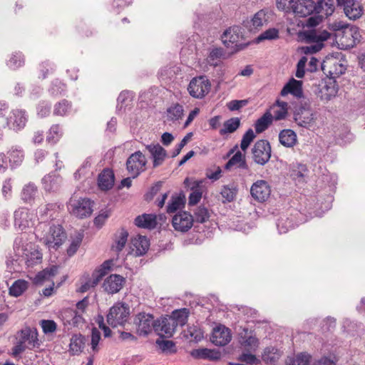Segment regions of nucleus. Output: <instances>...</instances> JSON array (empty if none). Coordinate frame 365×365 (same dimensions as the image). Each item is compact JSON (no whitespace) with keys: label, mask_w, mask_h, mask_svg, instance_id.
<instances>
[{"label":"nucleus","mask_w":365,"mask_h":365,"mask_svg":"<svg viewBox=\"0 0 365 365\" xmlns=\"http://www.w3.org/2000/svg\"><path fill=\"white\" fill-rule=\"evenodd\" d=\"M304 38L309 46L301 47L302 53L304 54H313L319 51L324 47V41L329 38L331 34L327 30H309L304 33Z\"/></svg>","instance_id":"nucleus-1"},{"label":"nucleus","mask_w":365,"mask_h":365,"mask_svg":"<svg viewBox=\"0 0 365 365\" xmlns=\"http://www.w3.org/2000/svg\"><path fill=\"white\" fill-rule=\"evenodd\" d=\"M111 261L107 260L104 262L98 269H96L92 275L89 274H84L80 279V287L77 291L81 293H84L90 290L91 288L95 287L102 278L107 274L110 268Z\"/></svg>","instance_id":"nucleus-2"},{"label":"nucleus","mask_w":365,"mask_h":365,"mask_svg":"<svg viewBox=\"0 0 365 365\" xmlns=\"http://www.w3.org/2000/svg\"><path fill=\"white\" fill-rule=\"evenodd\" d=\"M130 315V308L125 303H116L110 308L107 322L113 327L123 325Z\"/></svg>","instance_id":"nucleus-3"},{"label":"nucleus","mask_w":365,"mask_h":365,"mask_svg":"<svg viewBox=\"0 0 365 365\" xmlns=\"http://www.w3.org/2000/svg\"><path fill=\"white\" fill-rule=\"evenodd\" d=\"M68 207L72 215L81 219L89 217L93 212V202L86 197H71Z\"/></svg>","instance_id":"nucleus-4"},{"label":"nucleus","mask_w":365,"mask_h":365,"mask_svg":"<svg viewBox=\"0 0 365 365\" xmlns=\"http://www.w3.org/2000/svg\"><path fill=\"white\" fill-rule=\"evenodd\" d=\"M28 121V115L24 110L13 109L9 115L4 120L2 128H8L15 132L24 128Z\"/></svg>","instance_id":"nucleus-5"},{"label":"nucleus","mask_w":365,"mask_h":365,"mask_svg":"<svg viewBox=\"0 0 365 365\" xmlns=\"http://www.w3.org/2000/svg\"><path fill=\"white\" fill-rule=\"evenodd\" d=\"M324 0H318L315 3L313 0H299L294 7L293 13L299 17H306L312 14L322 12Z\"/></svg>","instance_id":"nucleus-6"},{"label":"nucleus","mask_w":365,"mask_h":365,"mask_svg":"<svg viewBox=\"0 0 365 365\" xmlns=\"http://www.w3.org/2000/svg\"><path fill=\"white\" fill-rule=\"evenodd\" d=\"M147 160L140 151L132 153L126 161V169L133 178H137L145 170Z\"/></svg>","instance_id":"nucleus-7"},{"label":"nucleus","mask_w":365,"mask_h":365,"mask_svg":"<svg viewBox=\"0 0 365 365\" xmlns=\"http://www.w3.org/2000/svg\"><path fill=\"white\" fill-rule=\"evenodd\" d=\"M136 332L140 336H148L152 330L155 331V321L151 314L140 312L134 318Z\"/></svg>","instance_id":"nucleus-8"},{"label":"nucleus","mask_w":365,"mask_h":365,"mask_svg":"<svg viewBox=\"0 0 365 365\" xmlns=\"http://www.w3.org/2000/svg\"><path fill=\"white\" fill-rule=\"evenodd\" d=\"M211 84L205 76L193 78L188 86L187 91L190 95L195 98H202L210 90Z\"/></svg>","instance_id":"nucleus-9"},{"label":"nucleus","mask_w":365,"mask_h":365,"mask_svg":"<svg viewBox=\"0 0 365 365\" xmlns=\"http://www.w3.org/2000/svg\"><path fill=\"white\" fill-rule=\"evenodd\" d=\"M271 146L267 140H257L252 149L253 160L255 163L264 165L271 158Z\"/></svg>","instance_id":"nucleus-10"},{"label":"nucleus","mask_w":365,"mask_h":365,"mask_svg":"<svg viewBox=\"0 0 365 365\" xmlns=\"http://www.w3.org/2000/svg\"><path fill=\"white\" fill-rule=\"evenodd\" d=\"M333 27L335 31L344 29L341 41V43L346 47L352 48L360 41L361 35L359 28L356 26L348 28L345 24L341 22L338 24H335Z\"/></svg>","instance_id":"nucleus-11"},{"label":"nucleus","mask_w":365,"mask_h":365,"mask_svg":"<svg viewBox=\"0 0 365 365\" xmlns=\"http://www.w3.org/2000/svg\"><path fill=\"white\" fill-rule=\"evenodd\" d=\"M24 240L21 237H17L14 241L13 250L10 251L6 257V268L10 271H16V265L19 264L21 257L23 256Z\"/></svg>","instance_id":"nucleus-12"},{"label":"nucleus","mask_w":365,"mask_h":365,"mask_svg":"<svg viewBox=\"0 0 365 365\" xmlns=\"http://www.w3.org/2000/svg\"><path fill=\"white\" fill-rule=\"evenodd\" d=\"M337 4L343 7L344 12L349 19H359L364 14L361 3L357 0H337Z\"/></svg>","instance_id":"nucleus-13"},{"label":"nucleus","mask_w":365,"mask_h":365,"mask_svg":"<svg viewBox=\"0 0 365 365\" xmlns=\"http://www.w3.org/2000/svg\"><path fill=\"white\" fill-rule=\"evenodd\" d=\"M14 227L24 230L34 225V214L26 207H19L14 212Z\"/></svg>","instance_id":"nucleus-14"},{"label":"nucleus","mask_w":365,"mask_h":365,"mask_svg":"<svg viewBox=\"0 0 365 365\" xmlns=\"http://www.w3.org/2000/svg\"><path fill=\"white\" fill-rule=\"evenodd\" d=\"M66 237L62 226L53 225L50 227L48 233L44 237V242L48 248L57 249L62 245Z\"/></svg>","instance_id":"nucleus-15"},{"label":"nucleus","mask_w":365,"mask_h":365,"mask_svg":"<svg viewBox=\"0 0 365 365\" xmlns=\"http://www.w3.org/2000/svg\"><path fill=\"white\" fill-rule=\"evenodd\" d=\"M250 194L255 200L263 202L269 197L271 188L267 181L259 180L254 182L251 186Z\"/></svg>","instance_id":"nucleus-16"},{"label":"nucleus","mask_w":365,"mask_h":365,"mask_svg":"<svg viewBox=\"0 0 365 365\" xmlns=\"http://www.w3.org/2000/svg\"><path fill=\"white\" fill-rule=\"evenodd\" d=\"M173 320L168 315L156 320L155 326L156 334L161 337L170 338L173 336L176 329Z\"/></svg>","instance_id":"nucleus-17"},{"label":"nucleus","mask_w":365,"mask_h":365,"mask_svg":"<svg viewBox=\"0 0 365 365\" xmlns=\"http://www.w3.org/2000/svg\"><path fill=\"white\" fill-rule=\"evenodd\" d=\"M193 222L192 215L185 211L178 212L172 220L174 229L182 232L188 231L192 227Z\"/></svg>","instance_id":"nucleus-18"},{"label":"nucleus","mask_w":365,"mask_h":365,"mask_svg":"<svg viewBox=\"0 0 365 365\" xmlns=\"http://www.w3.org/2000/svg\"><path fill=\"white\" fill-rule=\"evenodd\" d=\"M294 119L298 125L309 128L314 125L315 117L311 109L300 106L295 110Z\"/></svg>","instance_id":"nucleus-19"},{"label":"nucleus","mask_w":365,"mask_h":365,"mask_svg":"<svg viewBox=\"0 0 365 365\" xmlns=\"http://www.w3.org/2000/svg\"><path fill=\"white\" fill-rule=\"evenodd\" d=\"M62 181L63 179L59 174L51 172L42 178L41 183L46 192H56L60 190Z\"/></svg>","instance_id":"nucleus-20"},{"label":"nucleus","mask_w":365,"mask_h":365,"mask_svg":"<svg viewBox=\"0 0 365 365\" xmlns=\"http://www.w3.org/2000/svg\"><path fill=\"white\" fill-rule=\"evenodd\" d=\"M319 90L322 100L329 101L337 94L339 86L336 81L332 78H327L322 81Z\"/></svg>","instance_id":"nucleus-21"},{"label":"nucleus","mask_w":365,"mask_h":365,"mask_svg":"<svg viewBox=\"0 0 365 365\" xmlns=\"http://www.w3.org/2000/svg\"><path fill=\"white\" fill-rule=\"evenodd\" d=\"M232 339L230 330L225 326H220L214 329L211 341L216 346H225Z\"/></svg>","instance_id":"nucleus-22"},{"label":"nucleus","mask_w":365,"mask_h":365,"mask_svg":"<svg viewBox=\"0 0 365 365\" xmlns=\"http://www.w3.org/2000/svg\"><path fill=\"white\" fill-rule=\"evenodd\" d=\"M125 281L119 274H111L104 280L103 287L108 293L115 294L123 288Z\"/></svg>","instance_id":"nucleus-23"},{"label":"nucleus","mask_w":365,"mask_h":365,"mask_svg":"<svg viewBox=\"0 0 365 365\" xmlns=\"http://www.w3.org/2000/svg\"><path fill=\"white\" fill-rule=\"evenodd\" d=\"M61 316L64 325L76 327L84 323V319L82 315L72 309L63 310Z\"/></svg>","instance_id":"nucleus-24"},{"label":"nucleus","mask_w":365,"mask_h":365,"mask_svg":"<svg viewBox=\"0 0 365 365\" xmlns=\"http://www.w3.org/2000/svg\"><path fill=\"white\" fill-rule=\"evenodd\" d=\"M232 168L239 169L245 173L249 172V167L246 162L245 155L239 150L235 153L225 165V170H230Z\"/></svg>","instance_id":"nucleus-25"},{"label":"nucleus","mask_w":365,"mask_h":365,"mask_svg":"<svg viewBox=\"0 0 365 365\" xmlns=\"http://www.w3.org/2000/svg\"><path fill=\"white\" fill-rule=\"evenodd\" d=\"M145 148L153 160V167L157 168L162 165L167 156V151L159 143L147 145Z\"/></svg>","instance_id":"nucleus-26"},{"label":"nucleus","mask_w":365,"mask_h":365,"mask_svg":"<svg viewBox=\"0 0 365 365\" xmlns=\"http://www.w3.org/2000/svg\"><path fill=\"white\" fill-rule=\"evenodd\" d=\"M20 341H22L28 349H34L38 345V334L36 330H32L30 327H26L21 329L19 332Z\"/></svg>","instance_id":"nucleus-27"},{"label":"nucleus","mask_w":365,"mask_h":365,"mask_svg":"<svg viewBox=\"0 0 365 365\" xmlns=\"http://www.w3.org/2000/svg\"><path fill=\"white\" fill-rule=\"evenodd\" d=\"M9 166L14 169L21 165L24 159V150L18 146H12L6 153Z\"/></svg>","instance_id":"nucleus-28"},{"label":"nucleus","mask_w":365,"mask_h":365,"mask_svg":"<svg viewBox=\"0 0 365 365\" xmlns=\"http://www.w3.org/2000/svg\"><path fill=\"white\" fill-rule=\"evenodd\" d=\"M114 173L110 169H104L98 175V184L101 190H110L114 185Z\"/></svg>","instance_id":"nucleus-29"},{"label":"nucleus","mask_w":365,"mask_h":365,"mask_svg":"<svg viewBox=\"0 0 365 365\" xmlns=\"http://www.w3.org/2000/svg\"><path fill=\"white\" fill-rule=\"evenodd\" d=\"M288 93L292 94L297 98H301L303 96L302 91V82L300 81L292 78L282 89L280 94L282 96L287 95Z\"/></svg>","instance_id":"nucleus-30"},{"label":"nucleus","mask_w":365,"mask_h":365,"mask_svg":"<svg viewBox=\"0 0 365 365\" xmlns=\"http://www.w3.org/2000/svg\"><path fill=\"white\" fill-rule=\"evenodd\" d=\"M239 28L237 26L230 27L226 29L221 36L223 44L229 48L232 47L233 45L237 46L239 41Z\"/></svg>","instance_id":"nucleus-31"},{"label":"nucleus","mask_w":365,"mask_h":365,"mask_svg":"<svg viewBox=\"0 0 365 365\" xmlns=\"http://www.w3.org/2000/svg\"><path fill=\"white\" fill-rule=\"evenodd\" d=\"M134 224L140 228L153 230L157 225L156 215L146 213L138 215L135 218Z\"/></svg>","instance_id":"nucleus-32"},{"label":"nucleus","mask_w":365,"mask_h":365,"mask_svg":"<svg viewBox=\"0 0 365 365\" xmlns=\"http://www.w3.org/2000/svg\"><path fill=\"white\" fill-rule=\"evenodd\" d=\"M38 187L34 182H30L23 187L21 199L25 203L31 204L38 194Z\"/></svg>","instance_id":"nucleus-33"},{"label":"nucleus","mask_w":365,"mask_h":365,"mask_svg":"<svg viewBox=\"0 0 365 365\" xmlns=\"http://www.w3.org/2000/svg\"><path fill=\"white\" fill-rule=\"evenodd\" d=\"M128 237V232L125 229L121 228L120 230L116 232L114 235V242L111 247L112 250L117 253L122 251L125 246Z\"/></svg>","instance_id":"nucleus-34"},{"label":"nucleus","mask_w":365,"mask_h":365,"mask_svg":"<svg viewBox=\"0 0 365 365\" xmlns=\"http://www.w3.org/2000/svg\"><path fill=\"white\" fill-rule=\"evenodd\" d=\"M280 143L287 148H292L297 142V134L291 129L282 130L279 134Z\"/></svg>","instance_id":"nucleus-35"},{"label":"nucleus","mask_w":365,"mask_h":365,"mask_svg":"<svg viewBox=\"0 0 365 365\" xmlns=\"http://www.w3.org/2000/svg\"><path fill=\"white\" fill-rule=\"evenodd\" d=\"M132 245L135 247V254L136 256L145 255L149 249L150 242L145 236H138L132 240Z\"/></svg>","instance_id":"nucleus-36"},{"label":"nucleus","mask_w":365,"mask_h":365,"mask_svg":"<svg viewBox=\"0 0 365 365\" xmlns=\"http://www.w3.org/2000/svg\"><path fill=\"white\" fill-rule=\"evenodd\" d=\"M86 343L85 337L81 334H75L72 336L69 344V351L72 355L80 354L84 348Z\"/></svg>","instance_id":"nucleus-37"},{"label":"nucleus","mask_w":365,"mask_h":365,"mask_svg":"<svg viewBox=\"0 0 365 365\" xmlns=\"http://www.w3.org/2000/svg\"><path fill=\"white\" fill-rule=\"evenodd\" d=\"M268 22L267 11L264 9L257 11L251 19L250 29L251 31L259 30Z\"/></svg>","instance_id":"nucleus-38"},{"label":"nucleus","mask_w":365,"mask_h":365,"mask_svg":"<svg viewBox=\"0 0 365 365\" xmlns=\"http://www.w3.org/2000/svg\"><path fill=\"white\" fill-rule=\"evenodd\" d=\"M192 356L195 358L216 361L220 359V353L208 349H199L192 351Z\"/></svg>","instance_id":"nucleus-39"},{"label":"nucleus","mask_w":365,"mask_h":365,"mask_svg":"<svg viewBox=\"0 0 365 365\" xmlns=\"http://www.w3.org/2000/svg\"><path fill=\"white\" fill-rule=\"evenodd\" d=\"M189 315L190 310L187 308H182L173 311L169 317L174 319V324L177 328L178 326L182 327L187 323Z\"/></svg>","instance_id":"nucleus-40"},{"label":"nucleus","mask_w":365,"mask_h":365,"mask_svg":"<svg viewBox=\"0 0 365 365\" xmlns=\"http://www.w3.org/2000/svg\"><path fill=\"white\" fill-rule=\"evenodd\" d=\"M23 255H25V262L28 267L38 264L42 261V254L38 250H32L31 251L24 250Z\"/></svg>","instance_id":"nucleus-41"},{"label":"nucleus","mask_w":365,"mask_h":365,"mask_svg":"<svg viewBox=\"0 0 365 365\" xmlns=\"http://www.w3.org/2000/svg\"><path fill=\"white\" fill-rule=\"evenodd\" d=\"M326 67V65L322 66V69L324 72H327V77L332 78L335 80L336 78L344 73L346 69L342 63H340L336 61H334V62L329 66V69L328 71H327Z\"/></svg>","instance_id":"nucleus-42"},{"label":"nucleus","mask_w":365,"mask_h":365,"mask_svg":"<svg viewBox=\"0 0 365 365\" xmlns=\"http://www.w3.org/2000/svg\"><path fill=\"white\" fill-rule=\"evenodd\" d=\"M273 120L272 115L269 111H267L262 117L257 120L255 123V131L257 133L264 132Z\"/></svg>","instance_id":"nucleus-43"},{"label":"nucleus","mask_w":365,"mask_h":365,"mask_svg":"<svg viewBox=\"0 0 365 365\" xmlns=\"http://www.w3.org/2000/svg\"><path fill=\"white\" fill-rule=\"evenodd\" d=\"M29 288V282L24 279H17L9 287V293L11 296L18 297Z\"/></svg>","instance_id":"nucleus-44"},{"label":"nucleus","mask_w":365,"mask_h":365,"mask_svg":"<svg viewBox=\"0 0 365 365\" xmlns=\"http://www.w3.org/2000/svg\"><path fill=\"white\" fill-rule=\"evenodd\" d=\"M225 51L222 48H213L210 50L207 56V63L214 67L220 65V61L225 56Z\"/></svg>","instance_id":"nucleus-45"},{"label":"nucleus","mask_w":365,"mask_h":365,"mask_svg":"<svg viewBox=\"0 0 365 365\" xmlns=\"http://www.w3.org/2000/svg\"><path fill=\"white\" fill-rule=\"evenodd\" d=\"M280 357L279 351L273 346L264 349L262 355L263 361L266 364H274Z\"/></svg>","instance_id":"nucleus-46"},{"label":"nucleus","mask_w":365,"mask_h":365,"mask_svg":"<svg viewBox=\"0 0 365 365\" xmlns=\"http://www.w3.org/2000/svg\"><path fill=\"white\" fill-rule=\"evenodd\" d=\"M240 126V119L237 117L231 118L224 122L223 128L220 129V134L224 135L227 133H234Z\"/></svg>","instance_id":"nucleus-47"},{"label":"nucleus","mask_w":365,"mask_h":365,"mask_svg":"<svg viewBox=\"0 0 365 365\" xmlns=\"http://www.w3.org/2000/svg\"><path fill=\"white\" fill-rule=\"evenodd\" d=\"M272 109L273 110V119L276 120L284 119L287 114V103L277 101L276 105H274Z\"/></svg>","instance_id":"nucleus-48"},{"label":"nucleus","mask_w":365,"mask_h":365,"mask_svg":"<svg viewBox=\"0 0 365 365\" xmlns=\"http://www.w3.org/2000/svg\"><path fill=\"white\" fill-rule=\"evenodd\" d=\"M310 359V354L302 352L294 356L289 357L286 364L287 365H309Z\"/></svg>","instance_id":"nucleus-49"},{"label":"nucleus","mask_w":365,"mask_h":365,"mask_svg":"<svg viewBox=\"0 0 365 365\" xmlns=\"http://www.w3.org/2000/svg\"><path fill=\"white\" fill-rule=\"evenodd\" d=\"M184 109L182 105L175 103L167 109L168 119L171 121H176L183 115Z\"/></svg>","instance_id":"nucleus-50"},{"label":"nucleus","mask_w":365,"mask_h":365,"mask_svg":"<svg viewBox=\"0 0 365 365\" xmlns=\"http://www.w3.org/2000/svg\"><path fill=\"white\" fill-rule=\"evenodd\" d=\"M63 132L58 124L53 125L46 136V140L51 144H56L62 137Z\"/></svg>","instance_id":"nucleus-51"},{"label":"nucleus","mask_w":365,"mask_h":365,"mask_svg":"<svg viewBox=\"0 0 365 365\" xmlns=\"http://www.w3.org/2000/svg\"><path fill=\"white\" fill-rule=\"evenodd\" d=\"M237 187L235 185L223 186L220 192V194L222 197L225 199L224 202H230L233 201L237 195Z\"/></svg>","instance_id":"nucleus-52"},{"label":"nucleus","mask_w":365,"mask_h":365,"mask_svg":"<svg viewBox=\"0 0 365 365\" xmlns=\"http://www.w3.org/2000/svg\"><path fill=\"white\" fill-rule=\"evenodd\" d=\"M7 66L13 70H16L24 64V58L21 53H14L7 61Z\"/></svg>","instance_id":"nucleus-53"},{"label":"nucleus","mask_w":365,"mask_h":365,"mask_svg":"<svg viewBox=\"0 0 365 365\" xmlns=\"http://www.w3.org/2000/svg\"><path fill=\"white\" fill-rule=\"evenodd\" d=\"M279 38V30L275 28H270L260 34L256 38L257 43L265 40H274Z\"/></svg>","instance_id":"nucleus-54"},{"label":"nucleus","mask_w":365,"mask_h":365,"mask_svg":"<svg viewBox=\"0 0 365 365\" xmlns=\"http://www.w3.org/2000/svg\"><path fill=\"white\" fill-rule=\"evenodd\" d=\"M192 217L194 218V222L204 223L208 220L210 217V213L206 207L200 206L196 208Z\"/></svg>","instance_id":"nucleus-55"},{"label":"nucleus","mask_w":365,"mask_h":365,"mask_svg":"<svg viewBox=\"0 0 365 365\" xmlns=\"http://www.w3.org/2000/svg\"><path fill=\"white\" fill-rule=\"evenodd\" d=\"M201 182L195 181L191 187L192 192L189 195L188 203L190 205H196L202 197V192L198 190Z\"/></svg>","instance_id":"nucleus-56"},{"label":"nucleus","mask_w":365,"mask_h":365,"mask_svg":"<svg viewBox=\"0 0 365 365\" xmlns=\"http://www.w3.org/2000/svg\"><path fill=\"white\" fill-rule=\"evenodd\" d=\"M156 344L163 353L175 354L177 351L175 344L172 341L158 339Z\"/></svg>","instance_id":"nucleus-57"},{"label":"nucleus","mask_w":365,"mask_h":365,"mask_svg":"<svg viewBox=\"0 0 365 365\" xmlns=\"http://www.w3.org/2000/svg\"><path fill=\"white\" fill-rule=\"evenodd\" d=\"M71 103L66 100H62L54 106L53 114L58 116L67 115L71 109Z\"/></svg>","instance_id":"nucleus-58"},{"label":"nucleus","mask_w":365,"mask_h":365,"mask_svg":"<svg viewBox=\"0 0 365 365\" xmlns=\"http://www.w3.org/2000/svg\"><path fill=\"white\" fill-rule=\"evenodd\" d=\"M299 0H277L276 5L277 8L286 13L294 11V7Z\"/></svg>","instance_id":"nucleus-59"},{"label":"nucleus","mask_w":365,"mask_h":365,"mask_svg":"<svg viewBox=\"0 0 365 365\" xmlns=\"http://www.w3.org/2000/svg\"><path fill=\"white\" fill-rule=\"evenodd\" d=\"M57 207L58 205L56 203L46 204L44 206L39 207L38 214L42 219L45 218V220H47V217L52 218L53 212Z\"/></svg>","instance_id":"nucleus-60"},{"label":"nucleus","mask_w":365,"mask_h":365,"mask_svg":"<svg viewBox=\"0 0 365 365\" xmlns=\"http://www.w3.org/2000/svg\"><path fill=\"white\" fill-rule=\"evenodd\" d=\"M277 227L279 234H284L293 227V224L287 217H280L277 220Z\"/></svg>","instance_id":"nucleus-61"},{"label":"nucleus","mask_w":365,"mask_h":365,"mask_svg":"<svg viewBox=\"0 0 365 365\" xmlns=\"http://www.w3.org/2000/svg\"><path fill=\"white\" fill-rule=\"evenodd\" d=\"M255 137H256V135L254 133V131L252 130V129H251V128L248 129L242 136L241 143H240L241 149L242 150L245 151L250 146V143L255 138Z\"/></svg>","instance_id":"nucleus-62"},{"label":"nucleus","mask_w":365,"mask_h":365,"mask_svg":"<svg viewBox=\"0 0 365 365\" xmlns=\"http://www.w3.org/2000/svg\"><path fill=\"white\" fill-rule=\"evenodd\" d=\"M183 200L179 196H173L167 206V212L173 213L180 209V206L183 205Z\"/></svg>","instance_id":"nucleus-63"},{"label":"nucleus","mask_w":365,"mask_h":365,"mask_svg":"<svg viewBox=\"0 0 365 365\" xmlns=\"http://www.w3.org/2000/svg\"><path fill=\"white\" fill-rule=\"evenodd\" d=\"M83 240V236L78 235L76 237L72 240L69 247L67 249V255L69 257L74 255L78 250Z\"/></svg>","instance_id":"nucleus-64"}]
</instances>
